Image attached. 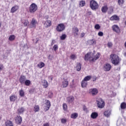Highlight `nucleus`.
Here are the masks:
<instances>
[{"instance_id": "obj_45", "label": "nucleus", "mask_w": 126, "mask_h": 126, "mask_svg": "<svg viewBox=\"0 0 126 126\" xmlns=\"http://www.w3.org/2000/svg\"><path fill=\"white\" fill-rule=\"evenodd\" d=\"M90 42L92 45L96 44V40L95 39H92L90 41Z\"/></svg>"}, {"instance_id": "obj_56", "label": "nucleus", "mask_w": 126, "mask_h": 126, "mask_svg": "<svg viewBox=\"0 0 126 126\" xmlns=\"http://www.w3.org/2000/svg\"><path fill=\"white\" fill-rule=\"evenodd\" d=\"M87 14L88 15H91L92 14V12L91 11H89L88 12Z\"/></svg>"}, {"instance_id": "obj_40", "label": "nucleus", "mask_w": 126, "mask_h": 126, "mask_svg": "<svg viewBox=\"0 0 126 126\" xmlns=\"http://www.w3.org/2000/svg\"><path fill=\"white\" fill-rule=\"evenodd\" d=\"M53 49L54 51H55V52H56V51H57V50H58V49H59V46H58V45L55 44L53 47Z\"/></svg>"}, {"instance_id": "obj_2", "label": "nucleus", "mask_w": 126, "mask_h": 126, "mask_svg": "<svg viewBox=\"0 0 126 126\" xmlns=\"http://www.w3.org/2000/svg\"><path fill=\"white\" fill-rule=\"evenodd\" d=\"M110 59L112 63L114 64V65H117L120 63V62H121V59L120 57L118 56V55L116 54H111L110 56Z\"/></svg>"}, {"instance_id": "obj_9", "label": "nucleus", "mask_w": 126, "mask_h": 126, "mask_svg": "<svg viewBox=\"0 0 126 126\" xmlns=\"http://www.w3.org/2000/svg\"><path fill=\"white\" fill-rule=\"evenodd\" d=\"M89 92L93 96H95L98 94V90L96 88L91 89Z\"/></svg>"}, {"instance_id": "obj_43", "label": "nucleus", "mask_w": 126, "mask_h": 126, "mask_svg": "<svg viewBox=\"0 0 126 126\" xmlns=\"http://www.w3.org/2000/svg\"><path fill=\"white\" fill-rule=\"evenodd\" d=\"M45 23H47V27H50L52 25V22L51 21H47L45 22Z\"/></svg>"}, {"instance_id": "obj_30", "label": "nucleus", "mask_w": 126, "mask_h": 126, "mask_svg": "<svg viewBox=\"0 0 126 126\" xmlns=\"http://www.w3.org/2000/svg\"><path fill=\"white\" fill-rule=\"evenodd\" d=\"M24 111H25V110L24 109V108L21 107L18 109V114H22L24 112Z\"/></svg>"}, {"instance_id": "obj_32", "label": "nucleus", "mask_w": 126, "mask_h": 126, "mask_svg": "<svg viewBox=\"0 0 126 126\" xmlns=\"http://www.w3.org/2000/svg\"><path fill=\"white\" fill-rule=\"evenodd\" d=\"M24 84L26 86H30V84H31V81L29 80H26V81H25Z\"/></svg>"}, {"instance_id": "obj_35", "label": "nucleus", "mask_w": 126, "mask_h": 126, "mask_svg": "<svg viewBox=\"0 0 126 126\" xmlns=\"http://www.w3.org/2000/svg\"><path fill=\"white\" fill-rule=\"evenodd\" d=\"M15 39V35H11L9 37V41H13Z\"/></svg>"}, {"instance_id": "obj_63", "label": "nucleus", "mask_w": 126, "mask_h": 126, "mask_svg": "<svg viewBox=\"0 0 126 126\" xmlns=\"http://www.w3.org/2000/svg\"><path fill=\"white\" fill-rule=\"evenodd\" d=\"M125 25H126V20L125 22Z\"/></svg>"}, {"instance_id": "obj_55", "label": "nucleus", "mask_w": 126, "mask_h": 126, "mask_svg": "<svg viewBox=\"0 0 126 126\" xmlns=\"http://www.w3.org/2000/svg\"><path fill=\"white\" fill-rule=\"evenodd\" d=\"M43 126H50V124L48 123H46L43 124Z\"/></svg>"}, {"instance_id": "obj_36", "label": "nucleus", "mask_w": 126, "mask_h": 126, "mask_svg": "<svg viewBox=\"0 0 126 126\" xmlns=\"http://www.w3.org/2000/svg\"><path fill=\"white\" fill-rule=\"evenodd\" d=\"M85 4H86V2H85V1H84V0L80 1L79 2L80 6L83 7V6H84V5H85Z\"/></svg>"}, {"instance_id": "obj_7", "label": "nucleus", "mask_w": 126, "mask_h": 126, "mask_svg": "<svg viewBox=\"0 0 126 126\" xmlns=\"http://www.w3.org/2000/svg\"><path fill=\"white\" fill-rule=\"evenodd\" d=\"M37 24H38L37 20L35 18H32L30 24L31 28H36V25Z\"/></svg>"}, {"instance_id": "obj_48", "label": "nucleus", "mask_w": 126, "mask_h": 126, "mask_svg": "<svg viewBox=\"0 0 126 126\" xmlns=\"http://www.w3.org/2000/svg\"><path fill=\"white\" fill-rule=\"evenodd\" d=\"M98 35L100 36V37H102L103 36V35H104V33H103V32H99L98 33Z\"/></svg>"}, {"instance_id": "obj_33", "label": "nucleus", "mask_w": 126, "mask_h": 126, "mask_svg": "<svg viewBox=\"0 0 126 126\" xmlns=\"http://www.w3.org/2000/svg\"><path fill=\"white\" fill-rule=\"evenodd\" d=\"M19 95L21 97H24L25 93L23 90H21L19 91Z\"/></svg>"}, {"instance_id": "obj_10", "label": "nucleus", "mask_w": 126, "mask_h": 126, "mask_svg": "<svg viewBox=\"0 0 126 126\" xmlns=\"http://www.w3.org/2000/svg\"><path fill=\"white\" fill-rule=\"evenodd\" d=\"M112 30L113 31H114V32H116V33H120V28L117 25H114L112 26Z\"/></svg>"}, {"instance_id": "obj_19", "label": "nucleus", "mask_w": 126, "mask_h": 126, "mask_svg": "<svg viewBox=\"0 0 126 126\" xmlns=\"http://www.w3.org/2000/svg\"><path fill=\"white\" fill-rule=\"evenodd\" d=\"M88 84V82H86V81H85L84 80H83L81 82V86L82 88H85V87H87Z\"/></svg>"}, {"instance_id": "obj_64", "label": "nucleus", "mask_w": 126, "mask_h": 126, "mask_svg": "<svg viewBox=\"0 0 126 126\" xmlns=\"http://www.w3.org/2000/svg\"><path fill=\"white\" fill-rule=\"evenodd\" d=\"M111 11H112V12H113V8H111Z\"/></svg>"}, {"instance_id": "obj_28", "label": "nucleus", "mask_w": 126, "mask_h": 126, "mask_svg": "<svg viewBox=\"0 0 126 126\" xmlns=\"http://www.w3.org/2000/svg\"><path fill=\"white\" fill-rule=\"evenodd\" d=\"M108 10V7L107 6H103L101 8V11L103 13H106Z\"/></svg>"}, {"instance_id": "obj_38", "label": "nucleus", "mask_w": 126, "mask_h": 126, "mask_svg": "<svg viewBox=\"0 0 126 126\" xmlns=\"http://www.w3.org/2000/svg\"><path fill=\"white\" fill-rule=\"evenodd\" d=\"M34 112L35 113H36V112H39V105H35L34 107Z\"/></svg>"}, {"instance_id": "obj_29", "label": "nucleus", "mask_w": 126, "mask_h": 126, "mask_svg": "<svg viewBox=\"0 0 126 126\" xmlns=\"http://www.w3.org/2000/svg\"><path fill=\"white\" fill-rule=\"evenodd\" d=\"M44 66H45V63L43 62H40L37 64V67H38L39 68H42Z\"/></svg>"}, {"instance_id": "obj_58", "label": "nucleus", "mask_w": 126, "mask_h": 126, "mask_svg": "<svg viewBox=\"0 0 126 126\" xmlns=\"http://www.w3.org/2000/svg\"><path fill=\"white\" fill-rule=\"evenodd\" d=\"M85 36V33L84 32H82L81 33V37H84Z\"/></svg>"}, {"instance_id": "obj_25", "label": "nucleus", "mask_w": 126, "mask_h": 126, "mask_svg": "<svg viewBox=\"0 0 126 126\" xmlns=\"http://www.w3.org/2000/svg\"><path fill=\"white\" fill-rule=\"evenodd\" d=\"M76 69L77 71H80V70H81V64L80 63H78L77 64Z\"/></svg>"}, {"instance_id": "obj_61", "label": "nucleus", "mask_w": 126, "mask_h": 126, "mask_svg": "<svg viewBox=\"0 0 126 126\" xmlns=\"http://www.w3.org/2000/svg\"><path fill=\"white\" fill-rule=\"evenodd\" d=\"M1 27V23H0V28Z\"/></svg>"}, {"instance_id": "obj_6", "label": "nucleus", "mask_w": 126, "mask_h": 126, "mask_svg": "<svg viewBox=\"0 0 126 126\" xmlns=\"http://www.w3.org/2000/svg\"><path fill=\"white\" fill-rule=\"evenodd\" d=\"M65 29V26H64V24L63 23L59 24L56 27V30L58 31V32H62Z\"/></svg>"}, {"instance_id": "obj_57", "label": "nucleus", "mask_w": 126, "mask_h": 126, "mask_svg": "<svg viewBox=\"0 0 126 126\" xmlns=\"http://www.w3.org/2000/svg\"><path fill=\"white\" fill-rule=\"evenodd\" d=\"M49 79H50V80H53V76H49L48 77Z\"/></svg>"}, {"instance_id": "obj_26", "label": "nucleus", "mask_w": 126, "mask_h": 126, "mask_svg": "<svg viewBox=\"0 0 126 126\" xmlns=\"http://www.w3.org/2000/svg\"><path fill=\"white\" fill-rule=\"evenodd\" d=\"M22 23H23L25 26H28V24H29L28 20H22Z\"/></svg>"}, {"instance_id": "obj_22", "label": "nucleus", "mask_w": 126, "mask_h": 126, "mask_svg": "<svg viewBox=\"0 0 126 126\" xmlns=\"http://www.w3.org/2000/svg\"><path fill=\"white\" fill-rule=\"evenodd\" d=\"M104 116H105V117H107V118H108V117H109L111 115V110H108L105 111L104 112Z\"/></svg>"}, {"instance_id": "obj_53", "label": "nucleus", "mask_w": 126, "mask_h": 126, "mask_svg": "<svg viewBox=\"0 0 126 126\" xmlns=\"http://www.w3.org/2000/svg\"><path fill=\"white\" fill-rule=\"evenodd\" d=\"M3 69V65L0 64V70H2Z\"/></svg>"}, {"instance_id": "obj_20", "label": "nucleus", "mask_w": 126, "mask_h": 126, "mask_svg": "<svg viewBox=\"0 0 126 126\" xmlns=\"http://www.w3.org/2000/svg\"><path fill=\"white\" fill-rule=\"evenodd\" d=\"M74 100V97L72 96H70L67 98V102L68 103H72Z\"/></svg>"}, {"instance_id": "obj_16", "label": "nucleus", "mask_w": 126, "mask_h": 126, "mask_svg": "<svg viewBox=\"0 0 126 126\" xmlns=\"http://www.w3.org/2000/svg\"><path fill=\"white\" fill-rule=\"evenodd\" d=\"M9 100L10 102H15L17 100V96L14 94L11 95L9 97Z\"/></svg>"}, {"instance_id": "obj_23", "label": "nucleus", "mask_w": 126, "mask_h": 126, "mask_svg": "<svg viewBox=\"0 0 126 126\" xmlns=\"http://www.w3.org/2000/svg\"><path fill=\"white\" fill-rule=\"evenodd\" d=\"M42 86L44 88H47V87H48V81H47L46 80H44L42 81Z\"/></svg>"}, {"instance_id": "obj_27", "label": "nucleus", "mask_w": 126, "mask_h": 126, "mask_svg": "<svg viewBox=\"0 0 126 126\" xmlns=\"http://www.w3.org/2000/svg\"><path fill=\"white\" fill-rule=\"evenodd\" d=\"M5 126H13L12 122L10 121H7L5 123Z\"/></svg>"}, {"instance_id": "obj_12", "label": "nucleus", "mask_w": 126, "mask_h": 126, "mask_svg": "<svg viewBox=\"0 0 126 126\" xmlns=\"http://www.w3.org/2000/svg\"><path fill=\"white\" fill-rule=\"evenodd\" d=\"M67 85H68V81L67 79H64L62 81V86L63 88H65L67 87Z\"/></svg>"}, {"instance_id": "obj_21", "label": "nucleus", "mask_w": 126, "mask_h": 126, "mask_svg": "<svg viewBox=\"0 0 126 126\" xmlns=\"http://www.w3.org/2000/svg\"><path fill=\"white\" fill-rule=\"evenodd\" d=\"M98 117V113L97 112H93L91 115V118L92 119H97Z\"/></svg>"}, {"instance_id": "obj_1", "label": "nucleus", "mask_w": 126, "mask_h": 126, "mask_svg": "<svg viewBox=\"0 0 126 126\" xmlns=\"http://www.w3.org/2000/svg\"><path fill=\"white\" fill-rule=\"evenodd\" d=\"M99 58H100L99 53H97L95 56H94V54L90 52L87 53L85 56V61H86V62L89 61L93 63V62L97 61Z\"/></svg>"}, {"instance_id": "obj_31", "label": "nucleus", "mask_w": 126, "mask_h": 126, "mask_svg": "<svg viewBox=\"0 0 126 126\" xmlns=\"http://www.w3.org/2000/svg\"><path fill=\"white\" fill-rule=\"evenodd\" d=\"M91 78H92V77L91 75H89L85 77L83 80L87 82V81H89V80H90Z\"/></svg>"}, {"instance_id": "obj_52", "label": "nucleus", "mask_w": 126, "mask_h": 126, "mask_svg": "<svg viewBox=\"0 0 126 126\" xmlns=\"http://www.w3.org/2000/svg\"><path fill=\"white\" fill-rule=\"evenodd\" d=\"M93 81H96V79H97V77L96 76H94L92 77Z\"/></svg>"}, {"instance_id": "obj_11", "label": "nucleus", "mask_w": 126, "mask_h": 126, "mask_svg": "<svg viewBox=\"0 0 126 126\" xmlns=\"http://www.w3.org/2000/svg\"><path fill=\"white\" fill-rule=\"evenodd\" d=\"M110 20H111V21H114V20L115 21H119L120 17L117 15H114L110 18Z\"/></svg>"}, {"instance_id": "obj_50", "label": "nucleus", "mask_w": 126, "mask_h": 126, "mask_svg": "<svg viewBox=\"0 0 126 126\" xmlns=\"http://www.w3.org/2000/svg\"><path fill=\"white\" fill-rule=\"evenodd\" d=\"M48 59L49 61H52V60H53V56L49 55L48 56Z\"/></svg>"}, {"instance_id": "obj_37", "label": "nucleus", "mask_w": 126, "mask_h": 126, "mask_svg": "<svg viewBox=\"0 0 126 126\" xmlns=\"http://www.w3.org/2000/svg\"><path fill=\"white\" fill-rule=\"evenodd\" d=\"M119 5L122 6L124 4V0H118Z\"/></svg>"}, {"instance_id": "obj_34", "label": "nucleus", "mask_w": 126, "mask_h": 126, "mask_svg": "<svg viewBox=\"0 0 126 126\" xmlns=\"http://www.w3.org/2000/svg\"><path fill=\"white\" fill-rule=\"evenodd\" d=\"M121 108L123 110L126 108V102H122L121 104Z\"/></svg>"}, {"instance_id": "obj_49", "label": "nucleus", "mask_w": 126, "mask_h": 126, "mask_svg": "<svg viewBox=\"0 0 126 126\" xmlns=\"http://www.w3.org/2000/svg\"><path fill=\"white\" fill-rule=\"evenodd\" d=\"M61 122L62 124H65L66 123V119H62L61 120Z\"/></svg>"}, {"instance_id": "obj_14", "label": "nucleus", "mask_w": 126, "mask_h": 126, "mask_svg": "<svg viewBox=\"0 0 126 126\" xmlns=\"http://www.w3.org/2000/svg\"><path fill=\"white\" fill-rule=\"evenodd\" d=\"M79 32V30L78 28L75 27L72 29V33L74 34V36L76 37V36H78V32Z\"/></svg>"}, {"instance_id": "obj_44", "label": "nucleus", "mask_w": 126, "mask_h": 126, "mask_svg": "<svg viewBox=\"0 0 126 126\" xmlns=\"http://www.w3.org/2000/svg\"><path fill=\"white\" fill-rule=\"evenodd\" d=\"M66 38V35L65 34H63L62 36H61V40H64Z\"/></svg>"}, {"instance_id": "obj_51", "label": "nucleus", "mask_w": 126, "mask_h": 126, "mask_svg": "<svg viewBox=\"0 0 126 126\" xmlns=\"http://www.w3.org/2000/svg\"><path fill=\"white\" fill-rule=\"evenodd\" d=\"M56 43V40H55L54 39L52 40V42H51V46H53V45H54V44Z\"/></svg>"}, {"instance_id": "obj_54", "label": "nucleus", "mask_w": 126, "mask_h": 126, "mask_svg": "<svg viewBox=\"0 0 126 126\" xmlns=\"http://www.w3.org/2000/svg\"><path fill=\"white\" fill-rule=\"evenodd\" d=\"M114 68H115V70L119 71L121 69V68L120 67H115Z\"/></svg>"}, {"instance_id": "obj_41", "label": "nucleus", "mask_w": 126, "mask_h": 126, "mask_svg": "<svg viewBox=\"0 0 126 126\" xmlns=\"http://www.w3.org/2000/svg\"><path fill=\"white\" fill-rule=\"evenodd\" d=\"M94 28L96 30H99V29H100L101 28V27L100 26V25L99 24H96L94 26Z\"/></svg>"}, {"instance_id": "obj_5", "label": "nucleus", "mask_w": 126, "mask_h": 126, "mask_svg": "<svg viewBox=\"0 0 126 126\" xmlns=\"http://www.w3.org/2000/svg\"><path fill=\"white\" fill-rule=\"evenodd\" d=\"M96 102L97 103V107L99 108V109H103V108L105 107V102L103 101L102 98L97 99Z\"/></svg>"}, {"instance_id": "obj_62", "label": "nucleus", "mask_w": 126, "mask_h": 126, "mask_svg": "<svg viewBox=\"0 0 126 126\" xmlns=\"http://www.w3.org/2000/svg\"><path fill=\"white\" fill-rule=\"evenodd\" d=\"M125 47H126V42L125 43Z\"/></svg>"}, {"instance_id": "obj_42", "label": "nucleus", "mask_w": 126, "mask_h": 126, "mask_svg": "<svg viewBox=\"0 0 126 126\" xmlns=\"http://www.w3.org/2000/svg\"><path fill=\"white\" fill-rule=\"evenodd\" d=\"M70 59L71 60H73V61H74V60H76V56L75 55H71L70 56Z\"/></svg>"}, {"instance_id": "obj_4", "label": "nucleus", "mask_w": 126, "mask_h": 126, "mask_svg": "<svg viewBox=\"0 0 126 126\" xmlns=\"http://www.w3.org/2000/svg\"><path fill=\"white\" fill-rule=\"evenodd\" d=\"M90 7L92 10H96V9H98V7H99V5H98V3L94 0H91L90 2Z\"/></svg>"}, {"instance_id": "obj_17", "label": "nucleus", "mask_w": 126, "mask_h": 126, "mask_svg": "<svg viewBox=\"0 0 126 126\" xmlns=\"http://www.w3.org/2000/svg\"><path fill=\"white\" fill-rule=\"evenodd\" d=\"M15 122L18 125L21 124V122H22V118L20 116H17L15 119Z\"/></svg>"}, {"instance_id": "obj_60", "label": "nucleus", "mask_w": 126, "mask_h": 126, "mask_svg": "<svg viewBox=\"0 0 126 126\" xmlns=\"http://www.w3.org/2000/svg\"><path fill=\"white\" fill-rule=\"evenodd\" d=\"M72 83H74V80H73L72 81Z\"/></svg>"}, {"instance_id": "obj_8", "label": "nucleus", "mask_w": 126, "mask_h": 126, "mask_svg": "<svg viewBox=\"0 0 126 126\" xmlns=\"http://www.w3.org/2000/svg\"><path fill=\"white\" fill-rule=\"evenodd\" d=\"M112 68V65L109 63H106L103 66V69L104 71H110Z\"/></svg>"}, {"instance_id": "obj_18", "label": "nucleus", "mask_w": 126, "mask_h": 126, "mask_svg": "<svg viewBox=\"0 0 126 126\" xmlns=\"http://www.w3.org/2000/svg\"><path fill=\"white\" fill-rule=\"evenodd\" d=\"M46 108H45V112H47V111H49L50 109V107H51V102H50V100H47L46 103Z\"/></svg>"}, {"instance_id": "obj_24", "label": "nucleus", "mask_w": 126, "mask_h": 126, "mask_svg": "<svg viewBox=\"0 0 126 126\" xmlns=\"http://www.w3.org/2000/svg\"><path fill=\"white\" fill-rule=\"evenodd\" d=\"M78 117V114L77 113H74L71 115V118L75 119Z\"/></svg>"}, {"instance_id": "obj_59", "label": "nucleus", "mask_w": 126, "mask_h": 126, "mask_svg": "<svg viewBox=\"0 0 126 126\" xmlns=\"http://www.w3.org/2000/svg\"><path fill=\"white\" fill-rule=\"evenodd\" d=\"M125 57H126V52L124 53Z\"/></svg>"}, {"instance_id": "obj_39", "label": "nucleus", "mask_w": 126, "mask_h": 126, "mask_svg": "<svg viewBox=\"0 0 126 126\" xmlns=\"http://www.w3.org/2000/svg\"><path fill=\"white\" fill-rule=\"evenodd\" d=\"M63 108L64 111H66V110H67V105H66V104L63 103Z\"/></svg>"}, {"instance_id": "obj_46", "label": "nucleus", "mask_w": 126, "mask_h": 126, "mask_svg": "<svg viewBox=\"0 0 126 126\" xmlns=\"http://www.w3.org/2000/svg\"><path fill=\"white\" fill-rule=\"evenodd\" d=\"M112 46L113 43H112V42H108L107 47H108V48H111V47H112Z\"/></svg>"}, {"instance_id": "obj_47", "label": "nucleus", "mask_w": 126, "mask_h": 126, "mask_svg": "<svg viewBox=\"0 0 126 126\" xmlns=\"http://www.w3.org/2000/svg\"><path fill=\"white\" fill-rule=\"evenodd\" d=\"M48 97L49 98H52L53 97V93L51 92L48 93Z\"/></svg>"}, {"instance_id": "obj_3", "label": "nucleus", "mask_w": 126, "mask_h": 126, "mask_svg": "<svg viewBox=\"0 0 126 126\" xmlns=\"http://www.w3.org/2000/svg\"><path fill=\"white\" fill-rule=\"evenodd\" d=\"M29 11L31 13L36 12L38 9V6L35 3H32L29 6Z\"/></svg>"}, {"instance_id": "obj_15", "label": "nucleus", "mask_w": 126, "mask_h": 126, "mask_svg": "<svg viewBox=\"0 0 126 126\" xmlns=\"http://www.w3.org/2000/svg\"><path fill=\"white\" fill-rule=\"evenodd\" d=\"M26 80V77L24 75H21L20 77L19 81L21 84H24V82Z\"/></svg>"}, {"instance_id": "obj_13", "label": "nucleus", "mask_w": 126, "mask_h": 126, "mask_svg": "<svg viewBox=\"0 0 126 126\" xmlns=\"http://www.w3.org/2000/svg\"><path fill=\"white\" fill-rule=\"evenodd\" d=\"M19 9V6H18V5H16L11 8L10 12H11V13H14V12H15V11H17Z\"/></svg>"}]
</instances>
